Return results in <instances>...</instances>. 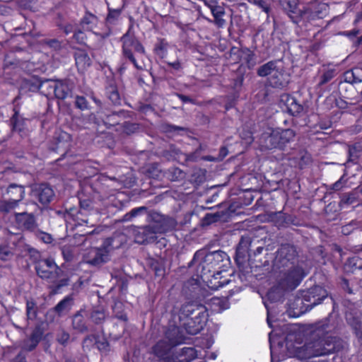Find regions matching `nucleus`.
I'll return each instance as SVG.
<instances>
[{
	"mask_svg": "<svg viewBox=\"0 0 362 362\" xmlns=\"http://www.w3.org/2000/svg\"><path fill=\"white\" fill-rule=\"evenodd\" d=\"M168 44L164 39H160L155 45L154 51L161 58L165 57L167 54Z\"/></svg>",
	"mask_w": 362,
	"mask_h": 362,
	"instance_id": "obj_42",
	"label": "nucleus"
},
{
	"mask_svg": "<svg viewBox=\"0 0 362 362\" xmlns=\"http://www.w3.org/2000/svg\"><path fill=\"white\" fill-rule=\"evenodd\" d=\"M90 319L94 323L99 325L104 322L105 314L104 311L102 310H93L91 313Z\"/></svg>",
	"mask_w": 362,
	"mask_h": 362,
	"instance_id": "obj_47",
	"label": "nucleus"
},
{
	"mask_svg": "<svg viewBox=\"0 0 362 362\" xmlns=\"http://www.w3.org/2000/svg\"><path fill=\"white\" fill-rule=\"evenodd\" d=\"M69 339H70L69 334L64 330H61L57 334V341L62 345L66 344L68 343V341H69Z\"/></svg>",
	"mask_w": 362,
	"mask_h": 362,
	"instance_id": "obj_58",
	"label": "nucleus"
},
{
	"mask_svg": "<svg viewBox=\"0 0 362 362\" xmlns=\"http://www.w3.org/2000/svg\"><path fill=\"white\" fill-rule=\"evenodd\" d=\"M267 83L274 88H283L288 83L284 71L279 67L271 78H267Z\"/></svg>",
	"mask_w": 362,
	"mask_h": 362,
	"instance_id": "obj_21",
	"label": "nucleus"
},
{
	"mask_svg": "<svg viewBox=\"0 0 362 362\" xmlns=\"http://www.w3.org/2000/svg\"><path fill=\"white\" fill-rule=\"evenodd\" d=\"M329 318L316 323V330L313 334L312 339L306 341L304 345L296 347L294 356L300 360H305L313 357L328 355L339 351L344 348V341L339 337L324 334L319 337L320 332H327L332 326L329 325Z\"/></svg>",
	"mask_w": 362,
	"mask_h": 362,
	"instance_id": "obj_1",
	"label": "nucleus"
},
{
	"mask_svg": "<svg viewBox=\"0 0 362 362\" xmlns=\"http://www.w3.org/2000/svg\"><path fill=\"white\" fill-rule=\"evenodd\" d=\"M62 254L66 262H71L74 259L75 248L71 245H64L61 248Z\"/></svg>",
	"mask_w": 362,
	"mask_h": 362,
	"instance_id": "obj_41",
	"label": "nucleus"
},
{
	"mask_svg": "<svg viewBox=\"0 0 362 362\" xmlns=\"http://www.w3.org/2000/svg\"><path fill=\"white\" fill-rule=\"evenodd\" d=\"M202 150L200 145L194 152L190 153H184L185 160L187 162H197L199 158L200 152Z\"/></svg>",
	"mask_w": 362,
	"mask_h": 362,
	"instance_id": "obj_52",
	"label": "nucleus"
},
{
	"mask_svg": "<svg viewBox=\"0 0 362 362\" xmlns=\"http://www.w3.org/2000/svg\"><path fill=\"white\" fill-rule=\"evenodd\" d=\"M109 238L116 249L119 248L126 242V237L123 233L115 234Z\"/></svg>",
	"mask_w": 362,
	"mask_h": 362,
	"instance_id": "obj_45",
	"label": "nucleus"
},
{
	"mask_svg": "<svg viewBox=\"0 0 362 362\" xmlns=\"http://www.w3.org/2000/svg\"><path fill=\"white\" fill-rule=\"evenodd\" d=\"M279 68L277 61H269L257 69V74L260 77L268 76V78H271Z\"/></svg>",
	"mask_w": 362,
	"mask_h": 362,
	"instance_id": "obj_28",
	"label": "nucleus"
},
{
	"mask_svg": "<svg viewBox=\"0 0 362 362\" xmlns=\"http://www.w3.org/2000/svg\"><path fill=\"white\" fill-rule=\"evenodd\" d=\"M100 247L101 249H103V250L107 252V255H108L110 257V253L112 251H114L115 250H116V248L114 247L112 241L110 240V239L109 238H106L103 241V245Z\"/></svg>",
	"mask_w": 362,
	"mask_h": 362,
	"instance_id": "obj_57",
	"label": "nucleus"
},
{
	"mask_svg": "<svg viewBox=\"0 0 362 362\" xmlns=\"http://www.w3.org/2000/svg\"><path fill=\"white\" fill-rule=\"evenodd\" d=\"M76 66L80 72H83L91 65L92 61L86 51L77 49L74 52Z\"/></svg>",
	"mask_w": 362,
	"mask_h": 362,
	"instance_id": "obj_20",
	"label": "nucleus"
},
{
	"mask_svg": "<svg viewBox=\"0 0 362 362\" xmlns=\"http://www.w3.org/2000/svg\"><path fill=\"white\" fill-rule=\"evenodd\" d=\"M55 150L62 152V154L66 153L71 144V136L67 132L60 131L56 133L55 137Z\"/></svg>",
	"mask_w": 362,
	"mask_h": 362,
	"instance_id": "obj_17",
	"label": "nucleus"
},
{
	"mask_svg": "<svg viewBox=\"0 0 362 362\" xmlns=\"http://www.w3.org/2000/svg\"><path fill=\"white\" fill-rule=\"evenodd\" d=\"M6 194L9 195L10 200L17 202L19 204L25 197V188L23 185L12 183L8 185Z\"/></svg>",
	"mask_w": 362,
	"mask_h": 362,
	"instance_id": "obj_23",
	"label": "nucleus"
},
{
	"mask_svg": "<svg viewBox=\"0 0 362 362\" xmlns=\"http://www.w3.org/2000/svg\"><path fill=\"white\" fill-rule=\"evenodd\" d=\"M253 3L258 8H261L267 14V18H269L272 12L273 0H253Z\"/></svg>",
	"mask_w": 362,
	"mask_h": 362,
	"instance_id": "obj_39",
	"label": "nucleus"
},
{
	"mask_svg": "<svg viewBox=\"0 0 362 362\" xmlns=\"http://www.w3.org/2000/svg\"><path fill=\"white\" fill-rule=\"evenodd\" d=\"M19 204L12 200H1L0 201V212L3 214H8L18 207Z\"/></svg>",
	"mask_w": 362,
	"mask_h": 362,
	"instance_id": "obj_36",
	"label": "nucleus"
},
{
	"mask_svg": "<svg viewBox=\"0 0 362 362\" xmlns=\"http://www.w3.org/2000/svg\"><path fill=\"white\" fill-rule=\"evenodd\" d=\"M334 76V71L329 69L326 71L321 76L319 85L322 86L329 82Z\"/></svg>",
	"mask_w": 362,
	"mask_h": 362,
	"instance_id": "obj_60",
	"label": "nucleus"
},
{
	"mask_svg": "<svg viewBox=\"0 0 362 362\" xmlns=\"http://www.w3.org/2000/svg\"><path fill=\"white\" fill-rule=\"evenodd\" d=\"M166 63L174 70L172 73H182L183 64L180 60L176 59L174 62L168 61Z\"/></svg>",
	"mask_w": 362,
	"mask_h": 362,
	"instance_id": "obj_56",
	"label": "nucleus"
},
{
	"mask_svg": "<svg viewBox=\"0 0 362 362\" xmlns=\"http://www.w3.org/2000/svg\"><path fill=\"white\" fill-rule=\"evenodd\" d=\"M54 88V95L57 98L64 100L69 97L72 90V86L68 81H58L56 83Z\"/></svg>",
	"mask_w": 362,
	"mask_h": 362,
	"instance_id": "obj_24",
	"label": "nucleus"
},
{
	"mask_svg": "<svg viewBox=\"0 0 362 362\" xmlns=\"http://www.w3.org/2000/svg\"><path fill=\"white\" fill-rule=\"evenodd\" d=\"M295 136L296 132L291 129H268L261 134L259 142L266 149L284 150Z\"/></svg>",
	"mask_w": 362,
	"mask_h": 362,
	"instance_id": "obj_7",
	"label": "nucleus"
},
{
	"mask_svg": "<svg viewBox=\"0 0 362 362\" xmlns=\"http://www.w3.org/2000/svg\"><path fill=\"white\" fill-rule=\"evenodd\" d=\"M356 225V224L355 223L351 222L350 223L344 226L341 228V233L345 235H349L355 228Z\"/></svg>",
	"mask_w": 362,
	"mask_h": 362,
	"instance_id": "obj_64",
	"label": "nucleus"
},
{
	"mask_svg": "<svg viewBox=\"0 0 362 362\" xmlns=\"http://www.w3.org/2000/svg\"><path fill=\"white\" fill-rule=\"evenodd\" d=\"M228 271L217 270L216 272H212L210 274H205L199 276L206 284L209 288L212 290H217L230 281L228 278Z\"/></svg>",
	"mask_w": 362,
	"mask_h": 362,
	"instance_id": "obj_12",
	"label": "nucleus"
},
{
	"mask_svg": "<svg viewBox=\"0 0 362 362\" xmlns=\"http://www.w3.org/2000/svg\"><path fill=\"white\" fill-rule=\"evenodd\" d=\"M129 117V112L124 110L114 111L111 113L105 114L103 118L104 124L109 126H115L120 122Z\"/></svg>",
	"mask_w": 362,
	"mask_h": 362,
	"instance_id": "obj_22",
	"label": "nucleus"
},
{
	"mask_svg": "<svg viewBox=\"0 0 362 362\" xmlns=\"http://www.w3.org/2000/svg\"><path fill=\"white\" fill-rule=\"evenodd\" d=\"M194 265L197 267V274L203 276L217 270L227 271L230 265V258L222 250L208 252L206 250L202 249L195 252L189 263V267Z\"/></svg>",
	"mask_w": 362,
	"mask_h": 362,
	"instance_id": "obj_2",
	"label": "nucleus"
},
{
	"mask_svg": "<svg viewBox=\"0 0 362 362\" xmlns=\"http://www.w3.org/2000/svg\"><path fill=\"white\" fill-rule=\"evenodd\" d=\"M211 13L214 17V21L218 27H222L226 23L225 20L222 18V16L225 13L224 8L222 6L217 4V6H216L211 10Z\"/></svg>",
	"mask_w": 362,
	"mask_h": 362,
	"instance_id": "obj_35",
	"label": "nucleus"
},
{
	"mask_svg": "<svg viewBox=\"0 0 362 362\" xmlns=\"http://www.w3.org/2000/svg\"><path fill=\"white\" fill-rule=\"evenodd\" d=\"M35 270L41 279L53 284L51 289L54 294L57 293L62 287L69 285V278L59 279L64 272L52 258L40 259L36 261Z\"/></svg>",
	"mask_w": 362,
	"mask_h": 362,
	"instance_id": "obj_4",
	"label": "nucleus"
},
{
	"mask_svg": "<svg viewBox=\"0 0 362 362\" xmlns=\"http://www.w3.org/2000/svg\"><path fill=\"white\" fill-rule=\"evenodd\" d=\"M91 209V204L89 200L80 201V209L76 214V221L78 224L89 223V220L86 217V214Z\"/></svg>",
	"mask_w": 362,
	"mask_h": 362,
	"instance_id": "obj_31",
	"label": "nucleus"
},
{
	"mask_svg": "<svg viewBox=\"0 0 362 362\" xmlns=\"http://www.w3.org/2000/svg\"><path fill=\"white\" fill-rule=\"evenodd\" d=\"M221 215L218 213L216 214H207L205 216V220L208 223L216 222L220 219Z\"/></svg>",
	"mask_w": 362,
	"mask_h": 362,
	"instance_id": "obj_63",
	"label": "nucleus"
},
{
	"mask_svg": "<svg viewBox=\"0 0 362 362\" xmlns=\"http://www.w3.org/2000/svg\"><path fill=\"white\" fill-rule=\"evenodd\" d=\"M13 254L8 245L1 244L0 245V259L2 261H8L11 259Z\"/></svg>",
	"mask_w": 362,
	"mask_h": 362,
	"instance_id": "obj_43",
	"label": "nucleus"
},
{
	"mask_svg": "<svg viewBox=\"0 0 362 362\" xmlns=\"http://www.w3.org/2000/svg\"><path fill=\"white\" fill-rule=\"evenodd\" d=\"M11 123L13 131L18 132L23 131L25 122L23 119L19 118L18 112H15L14 115L11 118Z\"/></svg>",
	"mask_w": 362,
	"mask_h": 362,
	"instance_id": "obj_38",
	"label": "nucleus"
},
{
	"mask_svg": "<svg viewBox=\"0 0 362 362\" xmlns=\"http://www.w3.org/2000/svg\"><path fill=\"white\" fill-rule=\"evenodd\" d=\"M178 317L186 332L191 335H195L204 328L209 314L207 308L203 304L189 302L181 306Z\"/></svg>",
	"mask_w": 362,
	"mask_h": 362,
	"instance_id": "obj_3",
	"label": "nucleus"
},
{
	"mask_svg": "<svg viewBox=\"0 0 362 362\" xmlns=\"http://www.w3.org/2000/svg\"><path fill=\"white\" fill-rule=\"evenodd\" d=\"M122 308V304L119 302L115 303L112 309L115 317L123 321L127 320V317L125 313H123L121 310Z\"/></svg>",
	"mask_w": 362,
	"mask_h": 362,
	"instance_id": "obj_49",
	"label": "nucleus"
},
{
	"mask_svg": "<svg viewBox=\"0 0 362 362\" xmlns=\"http://www.w3.org/2000/svg\"><path fill=\"white\" fill-rule=\"evenodd\" d=\"M282 271L283 276L279 284L284 289L293 290L296 288L305 276L303 269L300 267H291L287 270Z\"/></svg>",
	"mask_w": 362,
	"mask_h": 362,
	"instance_id": "obj_10",
	"label": "nucleus"
},
{
	"mask_svg": "<svg viewBox=\"0 0 362 362\" xmlns=\"http://www.w3.org/2000/svg\"><path fill=\"white\" fill-rule=\"evenodd\" d=\"M98 18L96 16L86 11L85 15L80 21L81 28L87 31H91L98 24Z\"/></svg>",
	"mask_w": 362,
	"mask_h": 362,
	"instance_id": "obj_29",
	"label": "nucleus"
},
{
	"mask_svg": "<svg viewBox=\"0 0 362 362\" xmlns=\"http://www.w3.org/2000/svg\"><path fill=\"white\" fill-rule=\"evenodd\" d=\"M252 243L250 236H243L236 248V256L238 257H244L248 252L249 247Z\"/></svg>",
	"mask_w": 362,
	"mask_h": 362,
	"instance_id": "obj_33",
	"label": "nucleus"
},
{
	"mask_svg": "<svg viewBox=\"0 0 362 362\" xmlns=\"http://www.w3.org/2000/svg\"><path fill=\"white\" fill-rule=\"evenodd\" d=\"M165 339L173 346L185 341L184 336L180 333L177 327H172L165 332Z\"/></svg>",
	"mask_w": 362,
	"mask_h": 362,
	"instance_id": "obj_26",
	"label": "nucleus"
},
{
	"mask_svg": "<svg viewBox=\"0 0 362 362\" xmlns=\"http://www.w3.org/2000/svg\"><path fill=\"white\" fill-rule=\"evenodd\" d=\"M298 259L296 248L290 244L281 245L276 252L274 259V267L276 269H285L291 267H296L295 263Z\"/></svg>",
	"mask_w": 362,
	"mask_h": 362,
	"instance_id": "obj_8",
	"label": "nucleus"
},
{
	"mask_svg": "<svg viewBox=\"0 0 362 362\" xmlns=\"http://www.w3.org/2000/svg\"><path fill=\"white\" fill-rule=\"evenodd\" d=\"M146 211H147V208L146 206H140V207L134 208V209H132L129 213L126 214L124 216L123 220L125 221H129L133 218H134L144 212H146Z\"/></svg>",
	"mask_w": 362,
	"mask_h": 362,
	"instance_id": "obj_44",
	"label": "nucleus"
},
{
	"mask_svg": "<svg viewBox=\"0 0 362 362\" xmlns=\"http://www.w3.org/2000/svg\"><path fill=\"white\" fill-rule=\"evenodd\" d=\"M172 348L173 346L166 339H163L158 341L153 346V352L157 356L163 357Z\"/></svg>",
	"mask_w": 362,
	"mask_h": 362,
	"instance_id": "obj_32",
	"label": "nucleus"
},
{
	"mask_svg": "<svg viewBox=\"0 0 362 362\" xmlns=\"http://www.w3.org/2000/svg\"><path fill=\"white\" fill-rule=\"evenodd\" d=\"M361 82L362 69L359 68H354L346 71L344 74V83H341V88H343L344 86H346V91L354 92L355 90L354 85Z\"/></svg>",
	"mask_w": 362,
	"mask_h": 362,
	"instance_id": "obj_15",
	"label": "nucleus"
},
{
	"mask_svg": "<svg viewBox=\"0 0 362 362\" xmlns=\"http://www.w3.org/2000/svg\"><path fill=\"white\" fill-rule=\"evenodd\" d=\"M42 337V332L40 328H35L30 338L24 341L23 349L27 351H31L35 349Z\"/></svg>",
	"mask_w": 362,
	"mask_h": 362,
	"instance_id": "obj_27",
	"label": "nucleus"
},
{
	"mask_svg": "<svg viewBox=\"0 0 362 362\" xmlns=\"http://www.w3.org/2000/svg\"><path fill=\"white\" fill-rule=\"evenodd\" d=\"M151 216L153 221L161 222L162 225L159 228L156 225H149L141 228L136 236V242L139 243H156L158 239V233H163L175 227L176 222L172 218L165 217L156 212H153Z\"/></svg>",
	"mask_w": 362,
	"mask_h": 362,
	"instance_id": "obj_6",
	"label": "nucleus"
},
{
	"mask_svg": "<svg viewBox=\"0 0 362 362\" xmlns=\"http://www.w3.org/2000/svg\"><path fill=\"white\" fill-rule=\"evenodd\" d=\"M281 102L285 105L288 112L293 116L299 115L304 110L303 106L288 94H283L281 96Z\"/></svg>",
	"mask_w": 362,
	"mask_h": 362,
	"instance_id": "obj_16",
	"label": "nucleus"
},
{
	"mask_svg": "<svg viewBox=\"0 0 362 362\" xmlns=\"http://www.w3.org/2000/svg\"><path fill=\"white\" fill-rule=\"evenodd\" d=\"M328 6L325 4H318L317 8L314 11L315 16L318 18H322L327 12Z\"/></svg>",
	"mask_w": 362,
	"mask_h": 362,
	"instance_id": "obj_59",
	"label": "nucleus"
},
{
	"mask_svg": "<svg viewBox=\"0 0 362 362\" xmlns=\"http://www.w3.org/2000/svg\"><path fill=\"white\" fill-rule=\"evenodd\" d=\"M72 328L78 333H85L88 331L87 315L84 310H79L72 317Z\"/></svg>",
	"mask_w": 362,
	"mask_h": 362,
	"instance_id": "obj_18",
	"label": "nucleus"
},
{
	"mask_svg": "<svg viewBox=\"0 0 362 362\" xmlns=\"http://www.w3.org/2000/svg\"><path fill=\"white\" fill-rule=\"evenodd\" d=\"M74 104L76 107L81 110L89 109V103L84 96L76 95Z\"/></svg>",
	"mask_w": 362,
	"mask_h": 362,
	"instance_id": "obj_46",
	"label": "nucleus"
},
{
	"mask_svg": "<svg viewBox=\"0 0 362 362\" xmlns=\"http://www.w3.org/2000/svg\"><path fill=\"white\" fill-rule=\"evenodd\" d=\"M327 291L320 286H315L302 293L301 303L305 307V310H311L314 306L321 303L327 297Z\"/></svg>",
	"mask_w": 362,
	"mask_h": 362,
	"instance_id": "obj_9",
	"label": "nucleus"
},
{
	"mask_svg": "<svg viewBox=\"0 0 362 362\" xmlns=\"http://www.w3.org/2000/svg\"><path fill=\"white\" fill-rule=\"evenodd\" d=\"M211 303L213 305L218 308V311H222L228 308V302L225 298H213L211 299Z\"/></svg>",
	"mask_w": 362,
	"mask_h": 362,
	"instance_id": "obj_48",
	"label": "nucleus"
},
{
	"mask_svg": "<svg viewBox=\"0 0 362 362\" xmlns=\"http://www.w3.org/2000/svg\"><path fill=\"white\" fill-rule=\"evenodd\" d=\"M151 269L155 272L156 276H161L164 273V269L162 264L155 259H151L150 262Z\"/></svg>",
	"mask_w": 362,
	"mask_h": 362,
	"instance_id": "obj_53",
	"label": "nucleus"
},
{
	"mask_svg": "<svg viewBox=\"0 0 362 362\" xmlns=\"http://www.w3.org/2000/svg\"><path fill=\"white\" fill-rule=\"evenodd\" d=\"M26 315L28 320H35L37 317V306L33 299L26 301Z\"/></svg>",
	"mask_w": 362,
	"mask_h": 362,
	"instance_id": "obj_40",
	"label": "nucleus"
},
{
	"mask_svg": "<svg viewBox=\"0 0 362 362\" xmlns=\"http://www.w3.org/2000/svg\"><path fill=\"white\" fill-rule=\"evenodd\" d=\"M165 153H169L170 156H178L180 154H182L181 151L176 147V146L173 144H170L168 146V148L165 150Z\"/></svg>",
	"mask_w": 362,
	"mask_h": 362,
	"instance_id": "obj_62",
	"label": "nucleus"
},
{
	"mask_svg": "<svg viewBox=\"0 0 362 362\" xmlns=\"http://www.w3.org/2000/svg\"><path fill=\"white\" fill-rule=\"evenodd\" d=\"M361 146L357 145H353L349 148V160L356 161L360 156Z\"/></svg>",
	"mask_w": 362,
	"mask_h": 362,
	"instance_id": "obj_51",
	"label": "nucleus"
},
{
	"mask_svg": "<svg viewBox=\"0 0 362 362\" xmlns=\"http://www.w3.org/2000/svg\"><path fill=\"white\" fill-rule=\"evenodd\" d=\"M358 200L357 193L351 192L349 193L342 194L340 197L339 205H351Z\"/></svg>",
	"mask_w": 362,
	"mask_h": 362,
	"instance_id": "obj_37",
	"label": "nucleus"
},
{
	"mask_svg": "<svg viewBox=\"0 0 362 362\" xmlns=\"http://www.w3.org/2000/svg\"><path fill=\"white\" fill-rule=\"evenodd\" d=\"M122 42V57L129 61L139 71L146 69V64L142 57L146 54V50L141 42L132 32V27L120 38Z\"/></svg>",
	"mask_w": 362,
	"mask_h": 362,
	"instance_id": "obj_5",
	"label": "nucleus"
},
{
	"mask_svg": "<svg viewBox=\"0 0 362 362\" xmlns=\"http://www.w3.org/2000/svg\"><path fill=\"white\" fill-rule=\"evenodd\" d=\"M56 83L52 82L50 80H45L41 81L37 84L35 88L40 90V92L45 95H49L52 93H54V88Z\"/></svg>",
	"mask_w": 362,
	"mask_h": 362,
	"instance_id": "obj_34",
	"label": "nucleus"
},
{
	"mask_svg": "<svg viewBox=\"0 0 362 362\" xmlns=\"http://www.w3.org/2000/svg\"><path fill=\"white\" fill-rule=\"evenodd\" d=\"M14 221L18 228L21 230L34 232L38 227L35 216L32 213H15Z\"/></svg>",
	"mask_w": 362,
	"mask_h": 362,
	"instance_id": "obj_13",
	"label": "nucleus"
},
{
	"mask_svg": "<svg viewBox=\"0 0 362 362\" xmlns=\"http://www.w3.org/2000/svg\"><path fill=\"white\" fill-rule=\"evenodd\" d=\"M17 3L23 8L34 11L36 7V0H17Z\"/></svg>",
	"mask_w": 362,
	"mask_h": 362,
	"instance_id": "obj_54",
	"label": "nucleus"
},
{
	"mask_svg": "<svg viewBox=\"0 0 362 362\" xmlns=\"http://www.w3.org/2000/svg\"><path fill=\"white\" fill-rule=\"evenodd\" d=\"M30 195L42 206H47L52 201L54 192L47 183H35L31 186Z\"/></svg>",
	"mask_w": 362,
	"mask_h": 362,
	"instance_id": "obj_11",
	"label": "nucleus"
},
{
	"mask_svg": "<svg viewBox=\"0 0 362 362\" xmlns=\"http://www.w3.org/2000/svg\"><path fill=\"white\" fill-rule=\"evenodd\" d=\"M163 130L165 132L171 133V132H179L180 131H186V129L182 127L175 126L173 124H166L163 127Z\"/></svg>",
	"mask_w": 362,
	"mask_h": 362,
	"instance_id": "obj_61",
	"label": "nucleus"
},
{
	"mask_svg": "<svg viewBox=\"0 0 362 362\" xmlns=\"http://www.w3.org/2000/svg\"><path fill=\"white\" fill-rule=\"evenodd\" d=\"M73 304V297L71 296H67L55 305L54 310L58 315L61 316L69 313Z\"/></svg>",
	"mask_w": 362,
	"mask_h": 362,
	"instance_id": "obj_30",
	"label": "nucleus"
},
{
	"mask_svg": "<svg viewBox=\"0 0 362 362\" xmlns=\"http://www.w3.org/2000/svg\"><path fill=\"white\" fill-rule=\"evenodd\" d=\"M95 346L97 349L102 352H107L109 351V342L105 338L96 339Z\"/></svg>",
	"mask_w": 362,
	"mask_h": 362,
	"instance_id": "obj_55",
	"label": "nucleus"
},
{
	"mask_svg": "<svg viewBox=\"0 0 362 362\" xmlns=\"http://www.w3.org/2000/svg\"><path fill=\"white\" fill-rule=\"evenodd\" d=\"M110 259V257L107 255V252L103 250L100 247L90 249L84 257V262L93 267H100L109 262Z\"/></svg>",
	"mask_w": 362,
	"mask_h": 362,
	"instance_id": "obj_14",
	"label": "nucleus"
},
{
	"mask_svg": "<svg viewBox=\"0 0 362 362\" xmlns=\"http://www.w3.org/2000/svg\"><path fill=\"white\" fill-rule=\"evenodd\" d=\"M121 11L119 9H110L106 18V21L109 24H115L119 17Z\"/></svg>",
	"mask_w": 362,
	"mask_h": 362,
	"instance_id": "obj_50",
	"label": "nucleus"
},
{
	"mask_svg": "<svg viewBox=\"0 0 362 362\" xmlns=\"http://www.w3.org/2000/svg\"><path fill=\"white\" fill-rule=\"evenodd\" d=\"M105 95L114 105L121 104V98L117 87L113 80L108 81L105 87Z\"/></svg>",
	"mask_w": 362,
	"mask_h": 362,
	"instance_id": "obj_25",
	"label": "nucleus"
},
{
	"mask_svg": "<svg viewBox=\"0 0 362 362\" xmlns=\"http://www.w3.org/2000/svg\"><path fill=\"white\" fill-rule=\"evenodd\" d=\"M280 4L291 19L296 23L300 16L297 0H281Z\"/></svg>",
	"mask_w": 362,
	"mask_h": 362,
	"instance_id": "obj_19",
	"label": "nucleus"
}]
</instances>
